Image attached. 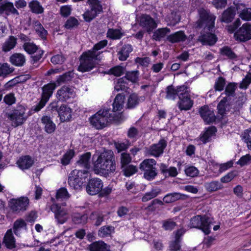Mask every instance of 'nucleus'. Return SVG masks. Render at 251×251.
Masks as SVG:
<instances>
[{
  "label": "nucleus",
  "mask_w": 251,
  "mask_h": 251,
  "mask_svg": "<svg viewBox=\"0 0 251 251\" xmlns=\"http://www.w3.org/2000/svg\"><path fill=\"white\" fill-rule=\"evenodd\" d=\"M93 170L98 175L106 176L116 170L113 152L110 150L97 151L92 158Z\"/></svg>",
  "instance_id": "obj_1"
},
{
  "label": "nucleus",
  "mask_w": 251,
  "mask_h": 251,
  "mask_svg": "<svg viewBox=\"0 0 251 251\" xmlns=\"http://www.w3.org/2000/svg\"><path fill=\"white\" fill-rule=\"evenodd\" d=\"M200 19L197 22V27H204L205 31H209L206 34L201 35L199 40L203 44L208 45H214L217 40L216 36L212 33V29L214 26L216 17L204 9L199 11Z\"/></svg>",
  "instance_id": "obj_2"
},
{
  "label": "nucleus",
  "mask_w": 251,
  "mask_h": 251,
  "mask_svg": "<svg viewBox=\"0 0 251 251\" xmlns=\"http://www.w3.org/2000/svg\"><path fill=\"white\" fill-rule=\"evenodd\" d=\"M107 44V40L101 41L96 44L92 50L83 53L80 58V65L78 70L81 72H86L94 68L101 59L100 52L99 50L105 47Z\"/></svg>",
  "instance_id": "obj_3"
},
{
  "label": "nucleus",
  "mask_w": 251,
  "mask_h": 251,
  "mask_svg": "<svg viewBox=\"0 0 251 251\" xmlns=\"http://www.w3.org/2000/svg\"><path fill=\"white\" fill-rule=\"evenodd\" d=\"M112 116L109 110L101 109L90 118V122L96 128L101 129L106 126L109 122H118L112 118Z\"/></svg>",
  "instance_id": "obj_4"
},
{
  "label": "nucleus",
  "mask_w": 251,
  "mask_h": 251,
  "mask_svg": "<svg viewBox=\"0 0 251 251\" xmlns=\"http://www.w3.org/2000/svg\"><path fill=\"white\" fill-rule=\"evenodd\" d=\"M89 176V173L87 171L75 169L69 174L68 184L71 188L79 190Z\"/></svg>",
  "instance_id": "obj_5"
},
{
  "label": "nucleus",
  "mask_w": 251,
  "mask_h": 251,
  "mask_svg": "<svg viewBox=\"0 0 251 251\" xmlns=\"http://www.w3.org/2000/svg\"><path fill=\"white\" fill-rule=\"evenodd\" d=\"M126 105V95L124 93L118 94L115 97L112 103V110L110 113L113 115V118L118 122L122 120V110Z\"/></svg>",
  "instance_id": "obj_6"
},
{
  "label": "nucleus",
  "mask_w": 251,
  "mask_h": 251,
  "mask_svg": "<svg viewBox=\"0 0 251 251\" xmlns=\"http://www.w3.org/2000/svg\"><path fill=\"white\" fill-rule=\"evenodd\" d=\"M25 110L24 106L20 105L7 114V118L12 126H18L26 121L27 116L25 114Z\"/></svg>",
  "instance_id": "obj_7"
},
{
  "label": "nucleus",
  "mask_w": 251,
  "mask_h": 251,
  "mask_svg": "<svg viewBox=\"0 0 251 251\" xmlns=\"http://www.w3.org/2000/svg\"><path fill=\"white\" fill-rule=\"evenodd\" d=\"M212 219L206 215L201 216L197 215L193 217L190 222L191 226L194 228H200L206 234L210 233V224Z\"/></svg>",
  "instance_id": "obj_8"
},
{
  "label": "nucleus",
  "mask_w": 251,
  "mask_h": 251,
  "mask_svg": "<svg viewBox=\"0 0 251 251\" xmlns=\"http://www.w3.org/2000/svg\"><path fill=\"white\" fill-rule=\"evenodd\" d=\"M156 161L153 159L144 160L140 165V169L144 171V177L148 180L153 179L156 176Z\"/></svg>",
  "instance_id": "obj_9"
},
{
  "label": "nucleus",
  "mask_w": 251,
  "mask_h": 251,
  "mask_svg": "<svg viewBox=\"0 0 251 251\" xmlns=\"http://www.w3.org/2000/svg\"><path fill=\"white\" fill-rule=\"evenodd\" d=\"M55 88L56 85L55 83H49L43 87L41 100L40 102L34 107V111L38 112L46 105L50 97L52 96Z\"/></svg>",
  "instance_id": "obj_10"
},
{
  "label": "nucleus",
  "mask_w": 251,
  "mask_h": 251,
  "mask_svg": "<svg viewBox=\"0 0 251 251\" xmlns=\"http://www.w3.org/2000/svg\"><path fill=\"white\" fill-rule=\"evenodd\" d=\"M51 210L54 214L55 220L58 224H63L70 218L68 209L59 204H52Z\"/></svg>",
  "instance_id": "obj_11"
},
{
  "label": "nucleus",
  "mask_w": 251,
  "mask_h": 251,
  "mask_svg": "<svg viewBox=\"0 0 251 251\" xmlns=\"http://www.w3.org/2000/svg\"><path fill=\"white\" fill-rule=\"evenodd\" d=\"M29 203L27 197H21L17 199H11L9 201V206L14 212L19 213L26 210Z\"/></svg>",
  "instance_id": "obj_12"
},
{
  "label": "nucleus",
  "mask_w": 251,
  "mask_h": 251,
  "mask_svg": "<svg viewBox=\"0 0 251 251\" xmlns=\"http://www.w3.org/2000/svg\"><path fill=\"white\" fill-rule=\"evenodd\" d=\"M91 9L86 11L83 15L87 22H90L102 11V6L99 0H88Z\"/></svg>",
  "instance_id": "obj_13"
},
{
  "label": "nucleus",
  "mask_w": 251,
  "mask_h": 251,
  "mask_svg": "<svg viewBox=\"0 0 251 251\" xmlns=\"http://www.w3.org/2000/svg\"><path fill=\"white\" fill-rule=\"evenodd\" d=\"M76 90L72 86H64L57 90L56 97L61 101H66L71 99H74L76 96Z\"/></svg>",
  "instance_id": "obj_14"
},
{
  "label": "nucleus",
  "mask_w": 251,
  "mask_h": 251,
  "mask_svg": "<svg viewBox=\"0 0 251 251\" xmlns=\"http://www.w3.org/2000/svg\"><path fill=\"white\" fill-rule=\"evenodd\" d=\"M234 36L237 40L245 42L251 39V24H243L235 33Z\"/></svg>",
  "instance_id": "obj_15"
},
{
  "label": "nucleus",
  "mask_w": 251,
  "mask_h": 251,
  "mask_svg": "<svg viewBox=\"0 0 251 251\" xmlns=\"http://www.w3.org/2000/svg\"><path fill=\"white\" fill-rule=\"evenodd\" d=\"M166 146V142L164 139L160 140L157 144H153L146 149V153L148 155L158 157L162 154Z\"/></svg>",
  "instance_id": "obj_16"
},
{
  "label": "nucleus",
  "mask_w": 251,
  "mask_h": 251,
  "mask_svg": "<svg viewBox=\"0 0 251 251\" xmlns=\"http://www.w3.org/2000/svg\"><path fill=\"white\" fill-rule=\"evenodd\" d=\"M103 187V183L99 178L91 179L86 186L87 193L90 195H95L101 191Z\"/></svg>",
  "instance_id": "obj_17"
},
{
  "label": "nucleus",
  "mask_w": 251,
  "mask_h": 251,
  "mask_svg": "<svg viewBox=\"0 0 251 251\" xmlns=\"http://www.w3.org/2000/svg\"><path fill=\"white\" fill-rule=\"evenodd\" d=\"M179 99L178 107L181 110H189L192 106L193 102L189 98L186 87L184 91L179 94Z\"/></svg>",
  "instance_id": "obj_18"
},
{
  "label": "nucleus",
  "mask_w": 251,
  "mask_h": 251,
  "mask_svg": "<svg viewBox=\"0 0 251 251\" xmlns=\"http://www.w3.org/2000/svg\"><path fill=\"white\" fill-rule=\"evenodd\" d=\"M24 49L25 51L29 54H34L32 58L35 61H38L41 57L43 54V51L39 49L37 46L32 43H25L24 45Z\"/></svg>",
  "instance_id": "obj_19"
},
{
  "label": "nucleus",
  "mask_w": 251,
  "mask_h": 251,
  "mask_svg": "<svg viewBox=\"0 0 251 251\" xmlns=\"http://www.w3.org/2000/svg\"><path fill=\"white\" fill-rule=\"evenodd\" d=\"M126 99V106L128 108H132L136 106L140 102L143 101L144 99L140 97L134 93H130L129 92L125 93Z\"/></svg>",
  "instance_id": "obj_20"
},
{
  "label": "nucleus",
  "mask_w": 251,
  "mask_h": 251,
  "mask_svg": "<svg viewBox=\"0 0 251 251\" xmlns=\"http://www.w3.org/2000/svg\"><path fill=\"white\" fill-rule=\"evenodd\" d=\"M222 94L220 97L222 99L217 106L218 112L221 116H224L230 110L231 108V104L230 102V98L228 97H223Z\"/></svg>",
  "instance_id": "obj_21"
},
{
  "label": "nucleus",
  "mask_w": 251,
  "mask_h": 251,
  "mask_svg": "<svg viewBox=\"0 0 251 251\" xmlns=\"http://www.w3.org/2000/svg\"><path fill=\"white\" fill-rule=\"evenodd\" d=\"M200 113L204 121L207 124L211 123L215 120L216 117L213 111L207 106L201 107Z\"/></svg>",
  "instance_id": "obj_22"
},
{
  "label": "nucleus",
  "mask_w": 251,
  "mask_h": 251,
  "mask_svg": "<svg viewBox=\"0 0 251 251\" xmlns=\"http://www.w3.org/2000/svg\"><path fill=\"white\" fill-rule=\"evenodd\" d=\"M140 25L148 32H150L156 27L154 20L148 15H143L140 19Z\"/></svg>",
  "instance_id": "obj_23"
},
{
  "label": "nucleus",
  "mask_w": 251,
  "mask_h": 251,
  "mask_svg": "<svg viewBox=\"0 0 251 251\" xmlns=\"http://www.w3.org/2000/svg\"><path fill=\"white\" fill-rule=\"evenodd\" d=\"M61 122L69 121L72 118V109L66 105H61L58 111Z\"/></svg>",
  "instance_id": "obj_24"
},
{
  "label": "nucleus",
  "mask_w": 251,
  "mask_h": 251,
  "mask_svg": "<svg viewBox=\"0 0 251 251\" xmlns=\"http://www.w3.org/2000/svg\"><path fill=\"white\" fill-rule=\"evenodd\" d=\"M216 132V129L215 127L213 126L208 127L201 135L200 138L197 139L198 141H200L199 144H205L209 142L211 138L215 136Z\"/></svg>",
  "instance_id": "obj_25"
},
{
  "label": "nucleus",
  "mask_w": 251,
  "mask_h": 251,
  "mask_svg": "<svg viewBox=\"0 0 251 251\" xmlns=\"http://www.w3.org/2000/svg\"><path fill=\"white\" fill-rule=\"evenodd\" d=\"M77 147H75V145L72 143L71 148L67 150L63 154L61 158V163L63 165L66 166L70 164L71 160L74 157L75 154V150H77Z\"/></svg>",
  "instance_id": "obj_26"
},
{
  "label": "nucleus",
  "mask_w": 251,
  "mask_h": 251,
  "mask_svg": "<svg viewBox=\"0 0 251 251\" xmlns=\"http://www.w3.org/2000/svg\"><path fill=\"white\" fill-rule=\"evenodd\" d=\"M33 163V159L28 155L21 157L17 162L18 167L23 170L29 169Z\"/></svg>",
  "instance_id": "obj_27"
},
{
  "label": "nucleus",
  "mask_w": 251,
  "mask_h": 251,
  "mask_svg": "<svg viewBox=\"0 0 251 251\" xmlns=\"http://www.w3.org/2000/svg\"><path fill=\"white\" fill-rule=\"evenodd\" d=\"M0 11L1 14L5 13L6 15L10 14L19 15V12L14 7L13 3L10 2H6L0 5Z\"/></svg>",
  "instance_id": "obj_28"
},
{
  "label": "nucleus",
  "mask_w": 251,
  "mask_h": 251,
  "mask_svg": "<svg viewBox=\"0 0 251 251\" xmlns=\"http://www.w3.org/2000/svg\"><path fill=\"white\" fill-rule=\"evenodd\" d=\"M90 251H109L110 247L102 241H96L89 246Z\"/></svg>",
  "instance_id": "obj_29"
},
{
  "label": "nucleus",
  "mask_w": 251,
  "mask_h": 251,
  "mask_svg": "<svg viewBox=\"0 0 251 251\" xmlns=\"http://www.w3.org/2000/svg\"><path fill=\"white\" fill-rule=\"evenodd\" d=\"M42 124L44 126L45 130L48 133H53L56 128L55 124L51 120L50 118L47 116H44L41 118Z\"/></svg>",
  "instance_id": "obj_30"
},
{
  "label": "nucleus",
  "mask_w": 251,
  "mask_h": 251,
  "mask_svg": "<svg viewBox=\"0 0 251 251\" xmlns=\"http://www.w3.org/2000/svg\"><path fill=\"white\" fill-rule=\"evenodd\" d=\"M240 17L245 21L251 20V8L246 7L243 4H239L237 6Z\"/></svg>",
  "instance_id": "obj_31"
},
{
  "label": "nucleus",
  "mask_w": 251,
  "mask_h": 251,
  "mask_svg": "<svg viewBox=\"0 0 251 251\" xmlns=\"http://www.w3.org/2000/svg\"><path fill=\"white\" fill-rule=\"evenodd\" d=\"M186 87L181 86L177 87V89H175L172 86H169L167 90L166 98L169 100H174L176 95L179 96L182 92L184 91Z\"/></svg>",
  "instance_id": "obj_32"
},
{
  "label": "nucleus",
  "mask_w": 251,
  "mask_h": 251,
  "mask_svg": "<svg viewBox=\"0 0 251 251\" xmlns=\"http://www.w3.org/2000/svg\"><path fill=\"white\" fill-rule=\"evenodd\" d=\"M3 243L8 249L15 247V240L11 229L8 230L6 232L3 238Z\"/></svg>",
  "instance_id": "obj_33"
},
{
  "label": "nucleus",
  "mask_w": 251,
  "mask_h": 251,
  "mask_svg": "<svg viewBox=\"0 0 251 251\" xmlns=\"http://www.w3.org/2000/svg\"><path fill=\"white\" fill-rule=\"evenodd\" d=\"M17 44V38L14 36H9L2 45V50L7 52L13 49Z\"/></svg>",
  "instance_id": "obj_34"
},
{
  "label": "nucleus",
  "mask_w": 251,
  "mask_h": 251,
  "mask_svg": "<svg viewBox=\"0 0 251 251\" xmlns=\"http://www.w3.org/2000/svg\"><path fill=\"white\" fill-rule=\"evenodd\" d=\"M10 62L16 66H23L25 61V56L19 53H16L12 54L10 58Z\"/></svg>",
  "instance_id": "obj_35"
},
{
  "label": "nucleus",
  "mask_w": 251,
  "mask_h": 251,
  "mask_svg": "<svg viewBox=\"0 0 251 251\" xmlns=\"http://www.w3.org/2000/svg\"><path fill=\"white\" fill-rule=\"evenodd\" d=\"M132 50L133 48L130 45L127 44L124 46L118 52L119 59L121 61L126 60Z\"/></svg>",
  "instance_id": "obj_36"
},
{
  "label": "nucleus",
  "mask_w": 251,
  "mask_h": 251,
  "mask_svg": "<svg viewBox=\"0 0 251 251\" xmlns=\"http://www.w3.org/2000/svg\"><path fill=\"white\" fill-rule=\"evenodd\" d=\"M128 88V83L127 81V78L126 77H122L117 79L115 83L114 89L117 91H126L124 93L127 92L126 90Z\"/></svg>",
  "instance_id": "obj_37"
},
{
  "label": "nucleus",
  "mask_w": 251,
  "mask_h": 251,
  "mask_svg": "<svg viewBox=\"0 0 251 251\" xmlns=\"http://www.w3.org/2000/svg\"><path fill=\"white\" fill-rule=\"evenodd\" d=\"M115 228L112 226H105L101 227L98 231V236L101 238L110 236L114 232Z\"/></svg>",
  "instance_id": "obj_38"
},
{
  "label": "nucleus",
  "mask_w": 251,
  "mask_h": 251,
  "mask_svg": "<svg viewBox=\"0 0 251 251\" xmlns=\"http://www.w3.org/2000/svg\"><path fill=\"white\" fill-rule=\"evenodd\" d=\"M186 38V36L184 32L180 31L169 35L167 37V39L172 43H176L183 41Z\"/></svg>",
  "instance_id": "obj_39"
},
{
  "label": "nucleus",
  "mask_w": 251,
  "mask_h": 251,
  "mask_svg": "<svg viewBox=\"0 0 251 251\" xmlns=\"http://www.w3.org/2000/svg\"><path fill=\"white\" fill-rule=\"evenodd\" d=\"M70 197V195L65 188L59 189L56 192V199L57 202L66 201Z\"/></svg>",
  "instance_id": "obj_40"
},
{
  "label": "nucleus",
  "mask_w": 251,
  "mask_h": 251,
  "mask_svg": "<svg viewBox=\"0 0 251 251\" xmlns=\"http://www.w3.org/2000/svg\"><path fill=\"white\" fill-rule=\"evenodd\" d=\"M26 224L25 222L21 219L17 220L14 224V231L16 235H18L22 229H25Z\"/></svg>",
  "instance_id": "obj_41"
},
{
  "label": "nucleus",
  "mask_w": 251,
  "mask_h": 251,
  "mask_svg": "<svg viewBox=\"0 0 251 251\" xmlns=\"http://www.w3.org/2000/svg\"><path fill=\"white\" fill-rule=\"evenodd\" d=\"M34 28L37 34L41 38L44 39L46 38L47 31L39 22L36 21L34 22Z\"/></svg>",
  "instance_id": "obj_42"
},
{
  "label": "nucleus",
  "mask_w": 251,
  "mask_h": 251,
  "mask_svg": "<svg viewBox=\"0 0 251 251\" xmlns=\"http://www.w3.org/2000/svg\"><path fill=\"white\" fill-rule=\"evenodd\" d=\"M87 215H81L78 213L74 214L72 216V221L75 224H85L87 221Z\"/></svg>",
  "instance_id": "obj_43"
},
{
  "label": "nucleus",
  "mask_w": 251,
  "mask_h": 251,
  "mask_svg": "<svg viewBox=\"0 0 251 251\" xmlns=\"http://www.w3.org/2000/svg\"><path fill=\"white\" fill-rule=\"evenodd\" d=\"M91 157V153L90 152H86L80 156L78 163L86 168H89L90 167V159Z\"/></svg>",
  "instance_id": "obj_44"
},
{
  "label": "nucleus",
  "mask_w": 251,
  "mask_h": 251,
  "mask_svg": "<svg viewBox=\"0 0 251 251\" xmlns=\"http://www.w3.org/2000/svg\"><path fill=\"white\" fill-rule=\"evenodd\" d=\"M183 196H184V195H183L180 193H175L169 194L166 195L164 197L163 201L166 203L173 202L180 199H181Z\"/></svg>",
  "instance_id": "obj_45"
},
{
  "label": "nucleus",
  "mask_w": 251,
  "mask_h": 251,
  "mask_svg": "<svg viewBox=\"0 0 251 251\" xmlns=\"http://www.w3.org/2000/svg\"><path fill=\"white\" fill-rule=\"evenodd\" d=\"M170 32V29L167 27L159 28L154 32L153 38L155 40H160Z\"/></svg>",
  "instance_id": "obj_46"
},
{
  "label": "nucleus",
  "mask_w": 251,
  "mask_h": 251,
  "mask_svg": "<svg viewBox=\"0 0 251 251\" xmlns=\"http://www.w3.org/2000/svg\"><path fill=\"white\" fill-rule=\"evenodd\" d=\"M31 11L37 14H41L44 12V8L37 0H32L29 3Z\"/></svg>",
  "instance_id": "obj_47"
},
{
  "label": "nucleus",
  "mask_w": 251,
  "mask_h": 251,
  "mask_svg": "<svg viewBox=\"0 0 251 251\" xmlns=\"http://www.w3.org/2000/svg\"><path fill=\"white\" fill-rule=\"evenodd\" d=\"M234 15L233 10L231 8H228L223 14L222 21L226 23L230 22L233 19Z\"/></svg>",
  "instance_id": "obj_48"
},
{
  "label": "nucleus",
  "mask_w": 251,
  "mask_h": 251,
  "mask_svg": "<svg viewBox=\"0 0 251 251\" xmlns=\"http://www.w3.org/2000/svg\"><path fill=\"white\" fill-rule=\"evenodd\" d=\"M220 53L222 55L226 56L230 59H234L236 57V55L231 49L227 46L221 48L220 49Z\"/></svg>",
  "instance_id": "obj_49"
},
{
  "label": "nucleus",
  "mask_w": 251,
  "mask_h": 251,
  "mask_svg": "<svg viewBox=\"0 0 251 251\" xmlns=\"http://www.w3.org/2000/svg\"><path fill=\"white\" fill-rule=\"evenodd\" d=\"M123 35L119 29H109L107 33V37L112 39H119Z\"/></svg>",
  "instance_id": "obj_50"
},
{
  "label": "nucleus",
  "mask_w": 251,
  "mask_h": 251,
  "mask_svg": "<svg viewBox=\"0 0 251 251\" xmlns=\"http://www.w3.org/2000/svg\"><path fill=\"white\" fill-rule=\"evenodd\" d=\"M237 88V84L234 83H229L225 89V97L229 98L230 96H233L234 94L235 91Z\"/></svg>",
  "instance_id": "obj_51"
},
{
  "label": "nucleus",
  "mask_w": 251,
  "mask_h": 251,
  "mask_svg": "<svg viewBox=\"0 0 251 251\" xmlns=\"http://www.w3.org/2000/svg\"><path fill=\"white\" fill-rule=\"evenodd\" d=\"M73 76V73L72 72H69L65 73L63 75H60L56 79V82L58 85L62 83L69 81Z\"/></svg>",
  "instance_id": "obj_52"
},
{
  "label": "nucleus",
  "mask_w": 251,
  "mask_h": 251,
  "mask_svg": "<svg viewBox=\"0 0 251 251\" xmlns=\"http://www.w3.org/2000/svg\"><path fill=\"white\" fill-rule=\"evenodd\" d=\"M159 193L158 189H152L151 192L146 193L142 198L143 202H146L156 197Z\"/></svg>",
  "instance_id": "obj_53"
},
{
  "label": "nucleus",
  "mask_w": 251,
  "mask_h": 251,
  "mask_svg": "<svg viewBox=\"0 0 251 251\" xmlns=\"http://www.w3.org/2000/svg\"><path fill=\"white\" fill-rule=\"evenodd\" d=\"M13 71L12 68L9 67L7 64L0 65V76L5 77L7 75Z\"/></svg>",
  "instance_id": "obj_54"
},
{
  "label": "nucleus",
  "mask_w": 251,
  "mask_h": 251,
  "mask_svg": "<svg viewBox=\"0 0 251 251\" xmlns=\"http://www.w3.org/2000/svg\"><path fill=\"white\" fill-rule=\"evenodd\" d=\"M123 168V171L125 176H130L133 174H135L137 172V168L136 166L133 165H129L126 167H124Z\"/></svg>",
  "instance_id": "obj_55"
},
{
  "label": "nucleus",
  "mask_w": 251,
  "mask_h": 251,
  "mask_svg": "<svg viewBox=\"0 0 251 251\" xmlns=\"http://www.w3.org/2000/svg\"><path fill=\"white\" fill-rule=\"evenodd\" d=\"M205 187L208 191H215L222 188L221 184L217 181H212L205 184Z\"/></svg>",
  "instance_id": "obj_56"
},
{
  "label": "nucleus",
  "mask_w": 251,
  "mask_h": 251,
  "mask_svg": "<svg viewBox=\"0 0 251 251\" xmlns=\"http://www.w3.org/2000/svg\"><path fill=\"white\" fill-rule=\"evenodd\" d=\"M251 163V155L247 154L242 156L240 159L237 162V164L241 167L248 165Z\"/></svg>",
  "instance_id": "obj_57"
},
{
  "label": "nucleus",
  "mask_w": 251,
  "mask_h": 251,
  "mask_svg": "<svg viewBox=\"0 0 251 251\" xmlns=\"http://www.w3.org/2000/svg\"><path fill=\"white\" fill-rule=\"evenodd\" d=\"M180 21L179 15L176 13H172L171 16L168 17L167 21L169 25H175Z\"/></svg>",
  "instance_id": "obj_58"
},
{
  "label": "nucleus",
  "mask_w": 251,
  "mask_h": 251,
  "mask_svg": "<svg viewBox=\"0 0 251 251\" xmlns=\"http://www.w3.org/2000/svg\"><path fill=\"white\" fill-rule=\"evenodd\" d=\"M237 176V172L236 171H232L222 177L221 180L223 183H227L231 181Z\"/></svg>",
  "instance_id": "obj_59"
},
{
  "label": "nucleus",
  "mask_w": 251,
  "mask_h": 251,
  "mask_svg": "<svg viewBox=\"0 0 251 251\" xmlns=\"http://www.w3.org/2000/svg\"><path fill=\"white\" fill-rule=\"evenodd\" d=\"M251 83V73H248L240 84V88L247 89Z\"/></svg>",
  "instance_id": "obj_60"
},
{
  "label": "nucleus",
  "mask_w": 251,
  "mask_h": 251,
  "mask_svg": "<svg viewBox=\"0 0 251 251\" xmlns=\"http://www.w3.org/2000/svg\"><path fill=\"white\" fill-rule=\"evenodd\" d=\"M225 85V80L222 77H219L215 81L214 88L216 91H221Z\"/></svg>",
  "instance_id": "obj_61"
},
{
  "label": "nucleus",
  "mask_w": 251,
  "mask_h": 251,
  "mask_svg": "<svg viewBox=\"0 0 251 251\" xmlns=\"http://www.w3.org/2000/svg\"><path fill=\"white\" fill-rule=\"evenodd\" d=\"M138 71H132L126 74L125 77L127 78V81H130L132 82H135L138 80Z\"/></svg>",
  "instance_id": "obj_62"
},
{
  "label": "nucleus",
  "mask_w": 251,
  "mask_h": 251,
  "mask_svg": "<svg viewBox=\"0 0 251 251\" xmlns=\"http://www.w3.org/2000/svg\"><path fill=\"white\" fill-rule=\"evenodd\" d=\"M185 172L187 176L194 177L198 175L199 171L195 167L189 166L186 168Z\"/></svg>",
  "instance_id": "obj_63"
},
{
  "label": "nucleus",
  "mask_w": 251,
  "mask_h": 251,
  "mask_svg": "<svg viewBox=\"0 0 251 251\" xmlns=\"http://www.w3.org/2000/svg\"><path fill=\"white\" fill-rule=\"evenodd\" d=\"M124 71V68L121 66H116L109 70L110 74L116 76H120L122 75Z\"/></svg>",
  "instance_id": "obj_64"
}]
</instances>
